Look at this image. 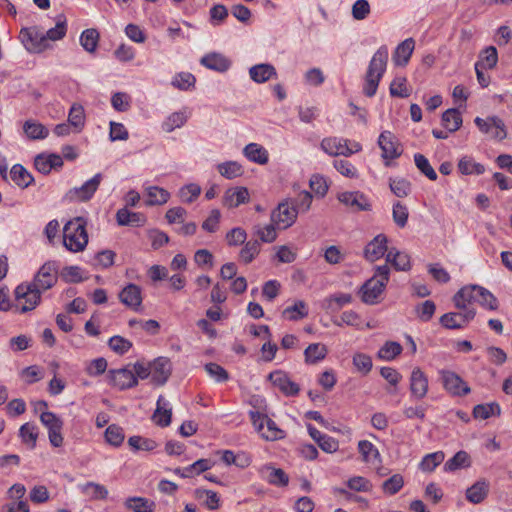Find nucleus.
<instances>
[{"instance_id": "obj_1", "label": "nucleus", "mask_w": 512, "mask_h": 512, "mask_svg": "<svg viewBox=\"0 0 512 512\" xmlns=\"http://www.w3.org/2000/svg\"><path fill=\"white\" fill-rule=\"evenodd\" d=\"M388 63V48L383 45L372 56L365 75V84L363 93L367 97H373L376 94L379 82L383 77Z\"/></svg>"}, {"instance_id": "obj_2", "label": "nucleus", "mask_w": 512, "mask_h": 512, "mask_svg": "<svg viewBox=\"0 0 512 512\" xmlns=\"http://www.w3.org/2000/svg\"><path fill=\"white\" fill-rule=\"evenodd\" d=\"M389 274L390 268L387 264L375 267L374 275L364 282L358 292L365 304L374 305L379 302V297L389 281Z\"/></svg>"}, {"instance_id": "obj_3", "label": "nucleus", "mask_w": 512, "mask_h": 512, "mask_svg": "<svg viewBox=\"0 0 512 512\" xmlns=\"http://www.w3.org/2000/svg\"><path fill=\"white\" fill-rule=\"evenodd\" d=\"M63 244L71 252H80L88 244L86 221L82 217H76L68 221L63 228Z\"/></svg>"}, {"instance_id": "obj_4", "label": "nucleus", "mask_w": 512, "mask_h": 512, "mask_svg": "<svg viewBox=\"0 0 512 512\" xmlns=\"http://www.w3.org/2000/svg\"><path fill=\"white\" fill-rule=\"evenodd\" d=\"M15 304L13 307L19 313H26L34 310L41 300V291L31 286L29 283L18 285L14 291Z\"/></svg>"}, {"instance_id": "obj_5", "label": "nucleus", "mask_w": 512, "mask_h": 512, "mask_svg": "<svg viewBox=\"0 0 512 512\" xmlns=\"http://www.w3.org/2000/svg\"><path fill=\"white\" fill-rule=\"evenodd\" d=\"M298 216V210L291 204L289 199L280 202L271 213V222L279 229L291 227Z\"/></svg>"}, {"instance_id": "obj_6", "label": "nucleus", "mask_w": 512, "mask_h": 512, "mask_svg": "<svg viewBox=\"0 0 512 512\" xmlns=\"http://www.w3.org/2000/svg\"><path fill=\"white\" fill-rule=\"evenodd\" d=\"M321 149L330 156H350L359 152L362 146L358 142H353L352 147L348 146V140L337 137L324 138L321 142Z\"/></svg>"}, {"instance_id": "obj_7", "label": "nucleus", "mask_w": 512, "mask_h": 512, "mask_svg": "<svg viewBox=\"0 0 512 512\" xmlns=\"http://www.w3.org/2000/svg\"><path fill=\"white\" fill-rule=\"evenodd\" d=\"M474 123L483 134L489 135L492 139L501 141L507 137L505 124L498 116H490L486 119L476 117Z\"/></svg>"}, {"instance_id": "obj_8", "label": "nucleus", "mask_w": 512, "mask_h": 512, "mask_svg": "<svg viewBox=\"0 0 512 512\" xmlns=\"http://www.w3.org/2000/svg\"><path fill=\"white\" fill-rule=\"evenodd\" d=\"M41 423L48 430L50 444L53 447H61L63 444V436L61 430L63 421L53 412L44 411L40 414Z\"/></svg>"}, {"instance_id": "obj_9", "label": "nucleus", "mask_w": 512, "mask_h": 512, "mask_svg": "<svg viewBox=\"0 0 512 512\" xmlns=\"http://www.w3.org/2000/svg\"><path fill=\"white\" fill-rule=\"evenodd\" d=\"M57 266L55 262H46L39 269L33 282L29 283L39 291H45L53 287L57 282Z\"/></svg>"}, {"instance_id": "obj_10", "label": "nucleus", "mask_w": 512, "mask_h": 512, "mask_svg": "<svg viewBox=\"0 0 512 512\" xmlns=\"http://www.w3.org/2000/svg\"><path fill=\"white\" fill-rule=\"evenodd\" d=\"M337 199L352 212L370 211L372 209L370 200L360 191H345L338 193Z\"/></svg>"}, {"instance_id": "obj_11", "label": "nucleus", "mask_w": 512, "mask_h": 512, "mask_svg": "<svg viewBox=\"0 0 512 512\" xmlns=\"http://www.w3.org/2000/svg\"><path fill=\"white\" fill-rule=\"evenodd\" d=\"M20 38L31 52L40 53L47 47V37L35 26L21 29Z\"/></svg>"}, {"instance_id": "obj_12", "label": "nucleus", "mask_w": 512, "mask_h": 512, "mask_svg": "<svg viewBox=\"0 0 512 512\" xmlns=\"http://www.w3.org/2000/svg\"><path fill=\"white\" fill-rule=\"evenodd\" d=\"M103 176L101 173L95 174L91 179L87 180L82 186L74 187L67 193V197L71 200L86 202L90 200L97 191Z\"/></svg>"}, {"instance_id": "obj_13", "label": "nucleus", "mask_w": 512, "mask_h": 512, "mask_svg": "<svg viewBox=\"0 0 512 512\" xmlns=\"http://www.w3.org/2000/svg\"><path fill=\"white\" fill-rule=\"evenodd\" d=\"M476 315L475 309L460 310V312L445 313L440 317V324L446 329L464 328Z\"/></svg>"}, {"instance_id": "obj_14", "label": "nucleus", "mask_w": 512, "mask_h": 512, "mask_svg": "<svg viewBox=\"0 0 512 512\" xmlns=\"http://www.w3.org/2000/svg\"><path fill=\"white\" fill-rule=\"evenodd\" d=\"M441 380L445 390L453 396H464L471 391L469 385L453 371H441Z\"/></svg>"}, {"instance_id": "obj_15", "label": "nucleus", "mask_w": 512, "mask_h": 512, "mask_svg": "<svg viewBox=\"0 0 512 512\" xmlns=\"http://www.w3.org/2000/svg\"><path fill=\"white\" fill-rule=\"evenodd\" d=\"M378 145L382 150V157L386 160L396 159L402 154L397 138L390 131H383L379 135Z\"/></svg>"}, {"instance_id": "obj_16", "label": "nucleus", "mask_w": 512, "mask_h": 512, "mask_svg": "<svg viewBox=\"0 0 512 512\" xmlns=\"http://www.w3.org/2000/svg\"><path fill=\"white\" fill-rule=\"evenodd\" d=\"M110 383L120 390L132 388L138 384V380L128 367L109 371Z\"/></svg>"}, {"instance_id": "obj_17", "label": "nucleus", "mask_w": 512, "mask_h": 512, "mask_svg": "<svg viewBox=\"0 0 512 512\" xmlns=\"http://www.w3.org/2000/svg\"><path fill=\"white\" fill-rule=\"evenodd\" d=\"M428 387L427 375L419 367H415L410 375L411 396L416 400L423 399L428 393Z\"/></svg>"}, {"instance_id": "obj_18", "label": "nucleus", "mask_w": 512, "mask_h": 512, "mask_svg": "<svg viewBox=\"0 0 512 512\" xmlns=\"http://www.w3.org/2000/svg\"><path fill=\"white\" fill-rule=\"evenodd\" d=\"M268 379L286 396H296L300 391L299 385L283 371L271 372Z\"/></svg>"}, {"instance_id": "obj_19", "label": "nucleus", "mask_w": 512, "mask_h": 512, "mask_svg": "<svg viewBox=\"0 0 512 512\" xmlns=\"http://www.w3.org/2000/svg\"><path fill=\"white\" fill-rule=\"evenodd\" d=\"M172 365L168 358L158 357L151 363V381L163 385L171 375Z\"/></svg>"}, {"instance_id": "obj_20", "label": "nucleus", "mask_w": 512, "mask_h": 512, "mask_svg": "<svg viewBox=\"0 0 512 512\" xmlns=\"http://www.w3.org/2000/svg\"><path fill=\"white\" fill-rule=\"evenodd\" d=\"M387 237L384 234L375 236L365 247L364 257L374 262L383 257L387 251Z\"/></svg>"}, {"instance_id": "obj_21", "label": "nucleus", "mask_w": 512, "mask_h": 512, "mask_svg": "<svg viewBox=\"0 0 512 512\" xmlns=\"http://www.w3.org/2000/svg\"><path fill=\"white\" fill-rule=\"evenodd\" d=\"M35 168L42 174H49L52 169H58L63 166V159L58 154H40L35 157Z\"/></svg>"}, {"instance_id": "obj_22", "label": "nucleus", "mask_w": 512, "mask_h": 512, "mask_svg": "<svg viewBox=\"0 0 512 512\" xmlns=\"http://www.w3.org/2000/svg\"><path fill=\"white\" fill-rule=\"evenodd\" d=\"M119 299L127 307L137 310L142 303L141 288L130 283L121 290Z\"/></svg>"}, {"instance_id": "obj_23", "label": "nucleus", "mask_w": 512, "mask_h": 512, "mask_svg": "<svg viewBox=\"0 0 512 512\" xmlns=\"http://www.w3.org/2000/svg\"><path fill=\"white\" fill-rule=\"evenodd\" d=\"M478 285L472 284L462 287L454 296L453 302L457 309L466 310L472 302H476L477 293L476 288Z\"/></svg>"}, {"instance_id": "obj_24", "label": "nucleus", "mask_w": 512, "mask_h": 512, "mask_svg": "<svg viewBox=\"0 0 512 512\" xmlns=\"http://www.w3.org/2000/svg\"><path fill=\"white\" fill-rule=\"evenodd\" d=\"M201 65L210 70L225 72L231 66V62L224 55L216 52L208 53L200 59Z\"/></svg>"}, {"instance_id": "obj_25", "label": "nucleus", "mask_w": 512, "mask_h": 512, "mask_svg": "<svg viewBox=\"0 0 512 512\" xmlns=\"http://www.w3.org/2000/svg\"><path fill=\"white\" fill-rule=\"evenodd\" d=\"M249 201V192L246 187H235L226 190L223 203L229 208H236Z\"/></svg>"}, {"instance_id": "obj_26", "label": "nucleus", "mask_w": 512, "mask_h": 512, "mask_svg": "<svg viewBox=\"0 0 512 512\" xmlns=\"http://www.w3.org/2000/svg\"><path fill=\"white\" fill-rule=\"evenodd\" d=\"M250 78L256 83H264L277 77L276 69L273 65L262 63L252 66L249 69Z\"/></svg>"}, {"instance_id": "obj_27", "label": "nucleus", "mask_w": 512, "mask_h": 512, "mask_svg": "<svg viewBox=\"0 0 512 512\" xmlns=\"http://www.w3.org/2000/svg\"><path fill=\"white\" fill-rule=\"evenodd\" d=\"M116 220L120 226H143L146 218L142 213L131 212L126 208L119 209L116 213Z\"/></svg>"}, {"instance_id": "obj_28", "label": "nucleus", "mask_w": 512, "mask_h": 512, "mask_svg": "<svg viewBox=\"0 0 512 512\" xmlns=\"http://www.w3.org/2000/svg\"><path fill=\"white\" fill-rule=\"evenodd\" d=\"M415 42L412 38H407L401 42L395 49L393 61L397 66H405L414 50Z\"/></svg>"}, {"instance_id": "obj_29", "label": "nucleus", "mask_w": 512, "mask_h": 512, "mask_svg": "<svg viewBox=\"0 0 512 512\" xmlns=\"http://www.w3.org/2000/svg\"><path fill=\"white\" fill-rule=\"evenodd\" d=\"M244 156L257 164L264 165L269 160L268 151L258 143H249L243 149Z\"/></svg>"}, {"instance_id": "obj_30", "label": "nucleus", "mask_w": 512, "mask_h": 512, "mask_svg": "<svg viewBox=\"0 0 512 512\" xmlns=\"http://www.w3.org/2000/svg\"><path fill=\"white\" fill-rule=\"evenodd\" d=\"M457 168L462 175H482L486 171L485 166L476 162L471 156L460 158Z\"/></svg>"}, {"instance_id": "obj_31", "label": "nucleus", "mask_w": 512, "mask_h": 512, "mask_svg": "<svg viewBox=\"0 0 512 512\" xmlns=\"http://www.w3.org/2000/svg\"><path fill=\"white\" fill-rule=\"evenodd\" d=\"M386 262L391 263L398 271H408L411 268L410 256L405 252L391 249L386 254Z\"/></svg>"}, {"instance_id": "obj_32", "label": "nucleus", "mask_w": 512, "mask_h": 512, "mask_svg": "<svg viewBox=\"0 0 512 512\" xmlns=\"http://www.w3.org/2000/svg\"><path fill=\"white\" fill-rule=\"evenodd\" d=\"M124 506L133 512H154L155 502L143 497H129Z\"/></svg>"}, {"instance_id": "obj_33", "label": "nucleus", "mask_w": 512, "mask_h": 512, "mask_svg": "<svg viewBox=\"0 0 512 512\" xmlns=\"http://www.w3.org/2000/svg\"><path fill=\"white\" fill-rule=\"evenodd\" d=\"M79 488L82 494L91 500H104L108 496L107 488L104 485L95 482H87Z\"/></svg>"}, {"instance_id": "obj_34", "label": "nucleus", "mask_w": 512, "mask_h": 512, "mask_svg": "<svg viewBox=\"0 0 512 512\" xmlns=\"http://www.w3.org/2000/svg\"><path fill=\"white\" fill-rule=\"evenodd\" d=\"M168 402L163 396H159L157 400V408L154 413V419L156 424L161 427L169 426L171 423L172 412L170 408H166Z\"/></svg>"}, {"instance_id": "obj_35", "label": "nucleus", "mask_w": 512, "mask_h": 512, "mask_svg": "<svg viewBox=\"0 0 512 512\" xmlns=\"http://www.w3.org/2000/svg\"><path fill=\"white\" fill-rule=\"evenodd\" d=\"M442 125L448 132L457 131L462 125L461 113L456 108H450L442 114Z\"/></svg>"}, {"instance_id": "obj_36", "label": "nucleus", "mask_w": 512, "mask_h": 512, "mask_svg": "<svg viewBox=\"0 0 512 512\" xmlns=\"http://www.w3.org/2000/svg\"><path fill=\"white\" fill-rule=\"evenodd\" d=\"M100 34L95 28L84 30L80 35V44L88 53H94L97 49Z\"/></svg>"}, {"instance_id": "obj_37", "label": "nucleus", "mask_w": 512, "mask_h": 512, "mask_svg": "<svg viewBox=\"0 0 512 512\" xmlns=\"http://www.w3.org/2000/svg\"><path fill=\"white\" fill-rule=\"evenodd\" d=\"M10 176L13 182L22 188L31 185L34 180L33 176L21 164L12 166Z\"/></svg>"}, {"instance_id": "obj_38", "label": "nucleus", "mask_w": 512, "mask_h": 512, "mask_svg": "<svg viewBox=\"0 0 512 512\" xmlns=\"http://www.w3.org/2000/svg\"><path fill=\"white\" fill-rule=\"evenodd\" d=\"M477 298L476 302L483 308L495 311L499 307L498 299L486 288L479 286L476 288Z\"/></svg>"}, {"instance_id": "obj_39", "label": "nucleus", "mask_w": 512, "mask_h": 512, "mask_svg": "<svg viewBox=\"0 0 512 512\" xmlns=\"http://www.w3.org/2000/svg\"><path fill=\"white\" fill-rule=\"evenodd\" d=\"M327 355V348L322 343L310 344L304 351L305 362L307 364H316L323 360Z\"/></svg>"}, {"instance_id": "obj_40", "label": "nucleus", "mask_w": 512, "mask_h": 512, "mask_svg": "<svg viewBox=\"0 0 512 512\" xmlns=\"http://www.w3.org/2000/svg\"><path fill=\"white\" fill-rule=\"evenodd\" d=\"M488 494V484L485 481H477L466 491V498L473 504L481 503Z\"/></svg>"}, {"instance_id": "obj_41", "label": "nucleus", "mask_w": 512, "mask_h": 512, "mask_svg": "<svg viewBox=\"0 0 512 512\" xmlns=\"http://www.w3.org/2000/svg\"><path fill=\"white\" fill-rule=\"evenodd\" d=\"M24 133L29 139H44L48 136V129L39 122L27 120L23 125Z\"/></svg>"}, {"instance_id": "obj_42", "label": "nucleus", "mask_w": 512, "mask_h": 512, "mask_svg": "<svg viewBox=\"0 0 512 512\" xmlns=\"http://www.w3.org/2000/svg\"><path fill=\"white\" fill-rule=\"evenodd\" d=\"M283 317L291 320L297 321L299 319H303L308 315V308L304 301L297 300L292 306L285 308L282 312Z\"/></svg>"}, {"instance_id": "obj_43", "label": "nucleus", "mask_w": 512, "mask_h": 512, "mask_svg": "<svg viewBox=\"0 0 512 512\" xmlns=\"http://www.w3.org/2000/svg\"><path fill=\"white\" fill-rule=\"evenodd\" d=\"M68 123L80 132L85 124V111L82 105L74 103L68 114Z\"/></svg>"}, {"instance_id": "obj_44", "label": "nucleus", "mask_w": 512, "mask_h": 512, "mask_svg": "<svg viewBox=\"0 0 512 512\" xmlns=\"http://www.w3.org/2000/svg\"><path fill=\"white\" fill-rule=\"evenodd\" d=\"M470 466V457L466 451H458L444 464L445 471H455Z\"/></svg>"}, {"instance_id": "obj_45", "label": "nucleus", "mask_w": 512, "mask_h": 512, "mask_svg": "<svg viewBox=\"0 0 512 512\" xmlns=\"http://www.w3.org/2000/svg\"><path fill=\"white\" fill-rule=\"evenodd\" d=\"M19 436L24 444L33 449L36 446L38 429L32 423H25L19 429Z\"/></svg>"}, {"instance_id": "obj_46", "label": "nucleus", "mask_w": 512, "mask_h": 512, "mask_svg": "<svg viewBox=\"0 0 512 512\" xmlns=\"http://www.w3.org/2000/svg\"><path fill=\"white\" fill-rule=\"evenodd\" d=\"M218 172L227 179H234L243 174V167L235 161H227L217 165Z\"/></svg>"}, {"instance_id": "obj_47", "label": "nucleus", "mask_w": 512, "mask_h": 512, "mask_svg": "<svg viewBox=\"0 0 512 512\" xmlns=\"http://www.w3.org/2000/svg\"><path fill=\"white\" fill-rule=\"evenodd\" d=\"M501 409L498 403L478 404L473 408V416L476 419H488L492 415H500Z\"/></svg>"}, {"instance_id": "obj_48", "label": "nucleus", "mask_w": 512, "mask_h": 512, "mask_svg": "<svg viewBox=\"0 0 512 512\" xmlns=\"http://www.w3.org/2000/svg\"><path fill=\"white\" fill-rule=\"evenodd\" d=\"M104 437L107 443L114 447H119L125 439V434L123 428L116 424H111L106 428Z\"/></svg>"}, {"instance_id": "obj_49", "label": "nucleus", "mask_w": 512, "mask_h": 512, "mask_svg": "<svg viewBox=\"0 0 512 512\" xmlns=\"http://www.w3.org/2000/svg\"><path fill=\"white\" fill-rule=\"evenodd\" d=\"M265 469L269 471L267 481L274 486L285 487L289 483V476L281 468H274L266 466Z\"/></svg>"}, {"instance_id": "obj_50", "label": "nucleus", "mask_w": 512, "mask_h": 512, "mask_svg": "<svg viewBox=\"0 0 512 512\" xmlns=\"http://www.w3.org/2000/svg\"><path fill=\"white\" fill-rule=\"evenodd\" d=\"M147 196L148 205H162L168 201L170 195L165 189L152 186L147 188Z\"/></svg>"}, {"instance_id": "obj_51", "label": "nucleus", "mask_w": 512, "mask_h": 512, "mask_svg": "<svg viewBox=\"0 0 512 512\" xmlns=\"http://www.w3.org/2000/svg\"><path fill=\"white\" fill-rule=\"evenodd\" d=\"M402 352V346L398 342L388 341L378 351V357L383 360H393Z\"/></svg>"}, {"instance_id": "obj_52", "label": "nucleus", "mask_w": 512, "mask_h": 512, "mask_svg": "<svg viewBox=\"0 0 512 512\" xmlns=\"http://www.w3.org/2000/svg\"><path fill=\"white\" fill-rule=\"evenodd\" d=\"M66 32H67L66 19L63 15H60L57 18L55 27L48 29L45 33V36L47 37V41L48 40L57 41V40L62 39L66 35Z\"/></svg>"}, {"instance_id": "obj_53", "label": "nucleus", "mask_w": 512, "mask_h": 512, "mask_svg": "<svg viewBox=\"0 0 512 512\" xmlns=\"http://www.w3.org/2000/svg\"><path fill=\"white\" fill-rule=\"evenodd\" d=\"M128 444L135 451H152L157 447L154 440L141 436H131L128 439Z\"/></svg>"}, {"instance_id": "obj_54", "label": "nucleus", "mask_w": 512, "mask_h": 512, "mask_svg": "<svg viewBox=\"0 0 512 512\" xmlns=\"http://www.w3.org/2000/svg\"><path fill=\"white\" fill-rule=\"evenodd\" d=\"M414 162L416 167L423 173L429 180L435 181L437 179V173L433 169V167L430 165L428 159L420 154L417 153L414 155Z\"/></svg>"}, {"instance_id": "obj_55", "label": "nucleus", "mask_w": 512, "mask_h": 512, "mask_svg": "<svg viewBox=\"0 0 512 512\" xmlns=\"http://www.w3.org/2000/svg\"><path fill=\"white\" fill-rule=\"evenodd\" d=\"M187 121V116L183 112L172 113L162 124L165 132H172L176 128L182 127Z\"/></svg>"}, {"instance_id": "obj_56", "label": "nucleus", "mask_w": 512, "mask_h": 512, "mask_svg": "<svg viewBox=\"0 0 512 512\" xmlns=\"http://www.w3.org/2000/svg\"><path fill=\"white\" fill-rule=\"evenodd\" d=\"M444 457L442 451L427 454L420 463L421 470L432 472L444 460Z\"/></svg>"}, {"instance_id": "obj_57", "label": "nucleus", "mask_w": 512, "mask_h": 512, "mask_svg": "<svg viewBox=\"0 0 512 512\" xmlns=\"http://www.w3.org/2000/svg\"><path fill=\"white\" fill-rule=\"evenodd\" d=\"M260 252V242L258 240H250L240 251V258L246 264L253 261V259Z\"/></svg>"}, {"instance_id": "obj_58", "label": "nucleus", "mask_w": 512, "mask_h": 512, "mask_svg": "<svg viewBox=\"0 0 512 512\" xmlns=\"http://www.w3.org/2000/svg\"><path fill=\"white\" fill-rule=\"evenodd\" d=\"M354 367L358 372L367 375L372 369V359L365 353H355L352 359Z\"/></svg>"}, {"instance_id": "obj_59", "label": "nucleus", "mask_w": 512, "mask_h": 512, "mask_svg": "<svg viewBox=\"0 0 512 512\" xmlns=\"http://www.w3.org/2000/svg\"><path fill=\"white\" fill-rule=\"evenodd\" d=\"M408 216H409L408 208L404 204H402L399 201L394 203L393 209H392V217H393L394 223L399 228H404L407 225Z\"/></svg>"}, {"instance_id": "obj_60", "label": "nucleus", "mask_w": 512, "mask_h": 512, "mask_svg": "<svg viewBox=\"0 0 512 512\" xmlns=\"http://www.w3.org/2000/svg\"><path fill=\"white\" fill-rule=\"evenodd\" d=\"M195 494L198 499H202L204 496H206L204 504L209 510H216L219 508L220 497L215 491L207 489H197L195 491Z\"/></svg>"}, {"instance_id": "obj_61", "label": "nucleus", "mask_w": 512, "mask_h": 512, "mask_svg": "<svg viewBox=\"0 0 512 512\" xmlns=\"http://www.w3.org/2000/svg\"><path fill=\"white\" fill-rule=\"evenodd\" d=\"M313 196L308 191H301L293 200L291 204L298 210V213L307 212L312 204Z\"/></svg>"}, {"instance_id": "obj_62", "label": "nucleus", "mask_w": 512, "mask_h": 512, "mask_svg": "<svg viewBox=\"0 0 512 512\" xmlns=\"http://www.w3.org/2000/svg\"><path fill=\"white\" fill-rule=\"evenodd\" d=\"M205 371L218 383L226 382L229 379L228 372L217 363L211 362L206 364Z\"/></svg>"}, {"instance_id": "obj_63", "label": "nucleus", "mask_w": 512, "mask_h": 512, "mask_svg": "<svg viewBox=\"0 0 512 512\" xmlns=\"http://www.w3.org/2000/svg\"><path fill=\"white\" fill-rule=\"evenodd\" d=\"M415 310L418 318L422 322H428L432 319L436 311V305L433 301L426 300L423 303L419 304Z\"/></svg>"}, {"instance_id": "obj_64", "label": "nucleus", "mask_w": 512, "mask_h": 512, "mask_svg": "<svg viewBox=\"0 0 512 512\" xmlns=\"http://www.w3.org/2000/svg\"><path fill=\"white\" fill-rule=\"evenodd\" d=\"M196 79L189 72H181L175 75L172 85L180 90H187L195 85Z\"/></svg>"}]
</instances>
